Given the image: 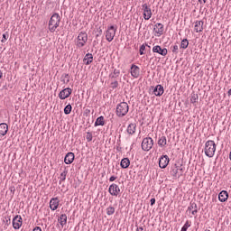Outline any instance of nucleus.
Wrapping results in <instances>:
<instances>
[{
    "mask_svg": "<svg viewBox=\"0 0 231 231\" xmlns=\"http://www.w3.org/2000/svg\"><path fill=\"white\" fill-rule=\"evenodd\" d=\"M71 93H73V90L71 88H64L60 92L59 97L60 98V100H66V98H68L69 95H71Z\"/></svg>",
    "mask_w": 231,
    "mask_h": 231,
    "instance_id": "9d476101",
    "label": "nucleus"
},
{
    "mask_svg": "<svg viewBox=\"0 0 231 231\" xmlns=\"http://www.w3.org/2000/svg\"><path fill=\"white\" fill-rule=\"evenodd\" d=\"M83 61L85 62L86 66H89V64L93 62V54L87 53L83 59Z\"/></svg>",
    "mask_w": 231,
    "mask_h": 231,
    "instance_id": "5701e85b",
    "label": "nucleus"
},
{
    "mask_svg": "<svg viewBox=\"0 0 231 231\" xmlns=\"http://www.w3.org/2000/svg\"><path fill=\"white\" fill-rule=\"evenodd\" d=\"M50 208L51 210H57L59 208V199H51L50 201Z\"/></svg>",
    "mask_w": 231,
    "mask_h": 231,
    "instance_id": "a211bd4d",
    "label": "nucleus"
},
{
    "mask_svg": "<svg viewBox=\"0 0 231 231\" xmlns=\"http://www.w3.org/2000/svg\"><path fill=\"white\" fill-rule=\"evenodd\" d=\"M86 42H88V33L80 32L78 36L76 46H78V48H84V46H86Z\"/></svg>",
    "mask_w": 231,
    "mask_h": 231,
    "instance_id": "20e7f679",
    "label": "nucleus"
},
{
    "mask_svg": "<svg viewBox=\"0 0 231 231\" xmlns=\"http://www.w3.org/2000/svg\"><path fill=\"white\" fill-rule=\"evenodd\" d=\"M128 134H134L136 133V125L135 123H131L127 129H126Z\"/></svg>",
    "mask_w": 231,
    "mask_h": 231,
    "instance_id": "b1692460",
    "label": "nucleus"
},
{
    "mask_svg": "<svg viewBox=\"0 0 231 231\" xmlns=\"http://www.w3.org/2000/svg\"><path fill=\"white\" fill-rule=\"evenodd\" d=\"M143 51H145V45L144 44L140 46V50H139L140 55H145V52H143Z\"/></svg>",
    "mask_w": 231,
    "mask_h": 231,
    "instance_id": "c9c22d12",
    "label": "nucleus"
},
{
    "mask_svg": "<svg viewBox=\"0 0 231 231\" xmlns=\"http://www.w3.org/2000/svg\"><path fill=\"white\" fill-rule=\"evenodd\" d=\"M203 24H205L203 21H197L195 23V32H197V33L203 32Z\"/></svg>",
    "mask_w": 231,
    "mask_h": 231,
    "instance_id": "4be33fe9",
    "label": "nucleus"
},
{
    "mask_svg": "<svg viewBox=\"0 0 231 231\" xmlns=\"http://www.w3.org/2000/svg\"><path fill=\"white\" fill-rule=\"evenodd\" d=\"M129 165H131V161H129V158H124L121 160L120 166L122 169H128Z\"/></svg>",
    "mask_w": 231,
    "mask_h": 231,
    "instance_id": "393cba45",
    "label": "nucleus"
},
{
    "mask_svg": "<svg viewBox=\"0 0 231 231\" xmlns=\"http://www.w3.org/2000/svg\"><path fill=\"white\" fill-rule=\"evenodd\" d=\"M228 97H231V88L227 91Z\"/></svg>",
    "mask_w": 231,
    "mask_h": 231,
    "instance_id": "09e8293b",
    "label": "nucleus"
},
{
    "mask_svg": "<svg viewBox=\"0 0 231 231\" xmlns=\"http://www.w3.org/2000/svg\"><path fill=\"white\" fill-rule=\"evenodd\" d=\"M136 231H143V227H137Z\"/></svg>",
    "mask_w": 231,
    "mask_h": 231,
    "instance_id": "de8ad7c7",
    "label": "nucleus"
},
{
    "mask_svg": "<svg viewBox=\"0 0 231 231\" xmlns=\"http://www.w3.org/2000/svg\"><path fill=\"white\" fill-rule=\"evenodd\" d=\"M120 76V70L115 69H114V73L113 74H110V79H117V77Z\"/></svg>",
    "mask_w": 231,
    "mask_h": 231,
    "instance_id": "c756f323",
    "label": "nucleus"
},
{
    "mask_svg": "<svg viewBox=\"0 0 231 231\" xmlns=\"http://www.w3.org/2000/svg\"><path fill=\"white\" fill-rule=\"evenodd\" d=\"M199 5H205L207 3V0H199Z\"/></svg>",
    "mask_w": 231,
    "mask_h": 231,
    "instance_id": "a18cd8bd",
    "label": "nucleus"
},
{
    "mask_svg": "<svg viewBox=\"0 0 231 231\" xmlns=\"http://www.w3.org/2000/svg\"><path fill=\"white\" fill-rule=\"evenodd\" d=\"M171 162V160L169 159L168 155H162L160 159H159V167L161 169H166L167 165H169V162Z\"/></svg>",
    "mask_w": 231,
    "mask_h": 231,
    "instance_id": "1a4fd4ad",
    "label": "nucleus"
},
{
    "mask_svg": "<svg viewBox=\"0 0 231 231\" xmlns=\"http://www.w3.org/2000/svg\"><path fill=\"white\" fill-rule=\"evenodd\" d=\"M75 161V153L69 152L65 155L64 162L66 165H71L73 162Z\"/></svg>",
    "mask_w": 231,
    "mask_h": 231,
    "instance_id": "f8f14e48",
    "label": "nucleus"
},
{
    "mask_svg": "<svg viewBox=\"0 0 231 231\" xmlns=\"http://www.w3.org/2000/svg\"><path fill=\"white\" fill-rule=\"evenodd\" d=\"M152 51L153 53H159V55H162V57H165V55H167L168 51L166 48L162 49L161 46L156 45L152 48Z\"/></svg>",
    "mask_w": 231,
    "mask_h": 231,
    "instance_id": "4468645a",
    "label": "nucleus"
},
{
    "mask_svg": "<svg viewBox=\"0 0 231 231\" xmlns=\"http://www.w3.org/2000/svg\"><path fill=\"white\" fill-rule=\"evenodd\" d=\"M110 88H112V89H116V88H118V81L111 82Z\"/></svg>",
    "mask_w": 231,
    "mask_h": 231,
    "instance_id": "e433bc0d",
    "label": "nucleus"
},
{
    "mask_svg": "<svg viewBox=\"0 0 231 231\" xmlns=\"http://www.w3.org/2000/svg\"><path fill=\"white\" fill-rule=\"evenodd\" d=\"M8 133V125L6 123L0 124V134L1 136H6Z\"/></svg>",
    "mask_w": 231,
    "mask_h": 231,
    "instance_id": "6ab92c4d",
    "label": "nucleus"
},
{
    "mask_svg": "<svg viewBox=\"0 0 231 231\" xmlns=\"http://www.w3.org/2000/svg\"><path fill=\"white\" fill-rule=\"evenodd\" d=\"M108 192L111 196H118V194H120V188L114 183L109 186Z\"/></svg>",
    "mask_w": 231,
    "mask_h": 231,
    "instance_id": "9b49d317",
    "label": "nucleus"
},
{
    "mask_svg": "<svg viewBox=\"0 0 231 231\" xmlns=\"http://www.w3.org/2000/svg\"><path fill=\"white\" fill-rule=\"evenodd\" d=\"M153 32H155V33H158L159 34L158 36L163 35V24L161 23H157L155 24Z\"/></svg>",
    "mask_w": 231,
    "mask_h": 231,
    "instance_id": "f3484780",
    "label": "nucleus"
},
{
    "mask_svg": "<svg viewBox=\"0 0 231 231\" xmlns=\"http://www.w3.org/2000/svg\"><path fill=\"white\" fill-rule=\"evenodd\" d=\"M68 175V171H64L60 173V182L66 181V176Z\"/></svg>",
    "mask_w": 231,
    "mask_h": 231,
    "instance_id": "473e14b6",
    "label": "nucleus"
},
{
    "mask_svg": "<svg viewBox=\"0 0 231 231\" xmlns=\"http://www.w3.org/2000/svg\"><path fill=\"white\" fill-rule=\"evenodd\" d=\"M189 48V40L183 39L180 43V49L187 50Z\"/></svg>",
    "mask_w": 231,
    "mask_h": 231,
    "instance_id": "cd10ccee",
    "label": "nucleus"
},
{
    "mask_svg": "<svg viewBox=\"0 0 231 231\" xmlns=\"http://www.w3.org/2000/svg\"><path fill=\"white\" fill-rule=\"evenodd\" d=\"M131 75L134 79H138V77H140V67L133 64L131 66Z\"/></svg>",
    "mask_w": 231,
    "mask_h": 231,
    "instance_id": "2eb2a0df",
    "label": "nucleus"
},
{
    "mask_svg": "<svg viewBox=\"0 0 231 231\" xmlns=\"http://www.w3.org/2000/svg\"><path fill=\"white\" fill-rule=\"evenodd\" d=\"M58 221L60 222L61 227L64 228V226L68 223V216L66 214H61L58 218Z\"/></svg>",
    "mask_w": 231,
    "mask_h": 231,
    "instance_id": "aec40b11",
    "label": "nucleus"
},
{
    "mask_svg": "<svg viewBox=\"0 0 231 231\" xmlns=\"http://www.w3.org/2000/svg\"><path fill=\"white\" fill-rule=\"evenodd\" d=\"M218 199L221 203H225L228 199V191L226 190H222L218 194Z\"/></svg>",
    "mask_w": 231,
    "mask_h": 231,
    "instance_id": "dca6fc26",
    "label": "nucleus"
},
{
    "mask_svg": "<svg viewBox=\"0 0 231 231\" xmlns=\"http://www.w3.org/2000/svg\"><path fill=\"white\" fill-rule=\"evenodd\" d=\"M60 24V15L59 14L55 13L51 15L50 21H49V30L51 33L57 32V28Z\"/></svg>",
    "mask_w": 231,
    "mask_h": 231,
    "instance_id": "f257e3e1",
    "label": "nucleus"
},
{
    "mask_svg": "<svg viewBox=\"0 0 231 231\" xmlns=\"http://www.w3.org/2000/svg\"><path fill=\"white\" fill-rule=\"evenodd\" d=\"M6 41H8V34L4 33V34H3L2 42H6Z\"/></svg>",
    "mask_w": 231,
    "mask_h": 231,
    "instance_id": "4c0bfd02",
    "label": "nucleus"
},
{
    "mask_svg": "<svg viewBox=\"0 0 231 231\" xmlns=\"http://www.w3.org/2000/svg\"><path fill=\"white\" fill-rule=\"evenodd\" d=\"M73 109V107L71 106V105H67L64 108V113L66 115H69L71 113V110Z\"/></svg>",
    "mask_w": 231,
    "mask_h": 231,
    "instance_id": "2f4dec72",
    "label": "nucleus"
},
{
    "mask_svg": "<svg viewBox=\"0 0 231 231\" xmlns=\"http://www.w3.org/2000/svg\"><path fill=\"white\" fill-rule=\"evenodd\" d=\"M188 210H192V216H196L198 214V204L196 202H190Z\"/></svg>",
    "mask_w": 231,
    "mask_h": 231,
    "instance_id": "412c9836",
    "label": "nucleus"
},
{
    "mask_svg": "<svg viewBox=\"0 0 231 231\" xmlns=\"http://www.w3.org/2000/svg\"><path fill=\"white\" fill-rule=\"evenodd\" d=\"M158 145H160V147H165L167 145V137L162 136L158 140Z\"/></svg>",
    "mask_w": 231,
    "mask_h": 231,
    "instance_id": "bb28decb",
    "label": "nucleus"
},
{
    "mask_svg": "<svg viewBox=\"0 0 231 231\" xmlns=\"http://www.w3.org/2000/svg\"><path fill=\"white\" fill-rule=\"evenodd\" d=\"M32 231H42V229L40 226H36Z\"/></svg>",
    "mask_w": 231,
    "mask_h": 231,
    "instance_id": "c03bdc74",
    "label": "nucleus"
},
{
    "mask_svg": "<svg viewBox=\"0 0 231 231\" xmlns=\"http://www.w3.org/2000/svg\"><path fill=\"white\" fill-rule=\"evenodd\" d=\"M189 227H190V224H189V220H187L180 231H187Z\"/></svg>",
    "mask_w": 231,
    "mask_h": 231,
    "instance_id": "f704fd0d",
    "label": "nucleus"
},
{
    "mask_svg": "<svg viewBox=\"0 0 231 231\" xmlns=\"http://www.w3.org/2000/svg\"><path fill=\"white\" fill-rule=\"evenodd\" d=\"M154 145V141L151 137H145L142 142L143 151H151Z\"/></svg>",
    "mask_w": 231,
    "mask_h": 231,
    "instance_id": "39448f33",
    "label": "nucleus"
},
{
    "mask_svg": "<svg viewBox=\"0 0 231 231\" xmlns=\"http://www.w3.org/2000/svg\"><path fill=\"white\" fill-rule=\"evenodd\" d=\"M173 173L178 174V169L173 170Z\"/></svg>",
    "mask_w": 231,
    "mask_h": 231,
    "instance_id": "3c124183",
    "label": "nucleus"
},
{
    "mask_svg": "<svg viewBox=\"0 0 231 231\" xmlns=\"http://www.w3.org/2000/svg\"><path fill=\"white\" fill-rule=\"evenodd\" d=\"M100 35H102V28L99 27L98 33L96 35V39H98V37H100Z\"/></svg>",
    "mask_w": 231,
    "mask_h": 231,
    "instance_id": "58836bf2",
    "label": "nucleus"
},
{
    "mask_svg": "<svg viewBox=\"0 0 231 231\" xmlns=\"http://www.w3.org/2000/svg\"><path fill=\"white\" fill-rule=\"evenodd\" d=\"M151 206L154 205L156 203V199H151L150 200Z\"/></svg>",
    "mask_w": 231,
    "mask_h": 231,
    "instance_id": "79ce46f5",
    "label": "nucleus"
},
{
    "mask_svg": "<svg viewBox=\"0 0 231 231\" xmlns=\"http://www.w3.org/2000/svg\"><path fill=\"white\" fill-rule=\"evenodd\" d=\"M115 180H116V176H111L109 179V181H115Z\"/></svg>",
    "mask_w": 231,
    "mask_h": 231,
    "instance_id": "49530a36",
    "label": "nucleus"
},
{
    "mask_svg": "<svg viewBox=\"0 0 231 231\" xmlns=\"http://www.w3.org/2000/svg\"><path fill=\"white\" fill-rule=\"evenodd\" d=\"M142 6L143 10V18L145 19V21H149V19L152 17V11L149 7V5H147V4H144Z\"/></svg>",
    "mask_w": 231,
    "mask_h": 231,
    "instance_id": "6e6552de",
    "label": "nucleus"
},
{
    "mask_svg": "<svg viewBox=\"0 0 231 231\" xmlns=\"http://www.w3.org/2000/svg\"><path fill=\"white\" fill-rule=\"evenodd\" d=\"M172 53H178V45L173 46Z\"/></svg>",
    "mask_w": 231,
    "mask_h": 231,
    "instance_id": "ea45409f",
    "label": "nucleus"
},
{
    "mask_svg": "<svg viewBox=\"0 0 231 231\" xmlns=\"http://www.w3.org/2000/svg\"><path fill=\"white\" fill-rule=\"evenodd\" d=\"M86 139H87V142H91L93 140V134H91L90 132H88L86 135Z\"/></svg>",
    "mask_w": 231,
    "mask_h": 231,
    "instance_id": "72a5a7b5",
    "label": "nucleus"
},
{
    "mask_svg": "<svg viewBox=\"0 0 231 231\" xmlns=\"http://www.w3.org/2000/svg\"><path fill=\"white\" fill-rule=\"evenodd\" d=\"M23 226V217L20 215H16L13 218V227L14 230H19Z\"/></svg>",
    "mask_w": 231,
    "mask_h": 231,
    "instance_id": "0eeeda50",
    "label": "nucleus"
},
{
    "mask_svg": "<svg viewBox=\"0 0 231 231\" xmlns=\"http://www.w3.org/2000/svg\"><path fill=\"white\" fill-rule=\"evenodd\" d=\"M127 113H129V105H127V103L121 102L117 105L116 108V114L117 115V116H119V118L125 116Z\"/></svg>",
    "mask_w": 231,
    "mask_h": 231,
    "instance_id": "7ed1b4c3",
    "label": "nucleus"
},
{
    "mask_svg": "<svg viewBox=\"0 0 231 231\" xmlns=\"http://www.w3.org/2000/svg\"><path fill=\"white\" fill-rule=\"evenodd\" d=\"M204 152L208 158H213L216 154V143L212 140L206 142Z\"/></svg>",
    "mask_w": 231,
    "mask_h": 231,
    "instance_id": "f03ea898",
    "label": "nucleus"
},
{
    "mask_svg": "<svg viewBox=\"0 0 231 231\" xmlns=\"http://www.w3.org/2000/svg\"><path fill=\"white\" fill-rule=\"evenodd\" d=\"M115 35H116V26L111 25L107 28L106 33V39L108 41V42H111L113 39H115Z\"/></svg>",
    "mask_w": 231,
    "mask_h": 231,
    "instance_id": "423d86ee",
    "label": "nucleus"
},
{
    "mask_svg": "<svg viewBox=\"0 0 231 231\" xmlns=\"http://www.w3.org/2000/svg\"><path fill=\"white\" fill-rule=\"evenodd\" d=\"M151 88L152 89L155 97H162V95H163V92H164L163 86L157 85L156 87H151Z\"/></svg>",
    "mask_w": 231,
    "mask_h": 231,
    "instance_id": "ddd939ff",
    "label": "nucleus"
},
{
    "mask_svg": "<svg viewBox=\"0 0 231 231\" xmlns=\"http://www.w3.org/2000/svg\"><path fill=\"white\" fill-rule=\"evenodd\" d=\"M106 214L107 216H113L115 214V207L110 206L106 208Z\"/></svg>",
    "mask_w": 231,
    "mask_h": 231,
    "instance_id": "7c9ffc66",
    "label": "nucleus"
},
{
    "mask_svg": "<svg viewBox=\"0 0 231 231\" xmlns=\"http://www.w3.org/2000/svg\"><path fill=\"white\" fill-rule=\"evenodd\" d=\"M198 98H199V96L196 93H192L190 97L191 104H196V102H198Z\"/></svg>",
    "mask_w": 231,
    "mask_h": 231,
    "instance_id": "c85d7f7f",
    "label": "nucleus"
},
{
    "mask_svg": "<svg viewBox=\"0 0 231 231\" xmlns=\"http://www.w3.org/2000/svg\"><path fill=\"white\" fill-rule=\"evenodd\" d=\"M0 79H3V71L0 70Z\"/></svg>",
    "mask_w": 231,
    "mask_h": 231,
    "instance_id": "8fccbe9b",
    "label": "nucleus"
},
{
    "mask_svg": "<svg viewBox=\"0 0 231 231\" xmlns=\"http://www.w3.org/2000/svg\"><path fill=\"white\" fill-rule=\"evenodd\" d=\"M94 125L95 127H98V125H106V121L104 120V116H101L97 117Z\"/></svg>",
    "mask_w": 231,
    "mask_h": 231,
    "instance_id": "a878e982",
    "label": "nucleus"
},
{
    "mask_svg": "<svg viewBox=\"0 0 231 231\" xmlns=\"http://www.w3.org/2000/svg\"><path fill=\"white\" fill-rule=\"evenodd\" d=\"M61 79H69V74H64L61 76Z\"/></svg>",
    "mask_w": 231,
    "mask_h": 231,
    "instance_id": "37998d69",
    "label": "nucleus"
},
{
    "mask_svg": "<svg viewBox=\"0 0 231 231\" xmlns=\"http://www.w3.org/2000/svg\"><path fill=\"white\" fill-rule=\"evenodd\" d=\"M61 79H63L61 80V82H63V84H68V82H69V79H66V78H61Z\"/></svg>",
    "mask_w": 231,
    "mask_h": 231,
    "instance_id": "a19ab883",
    "label": "nucleus"
}]
</instances>
